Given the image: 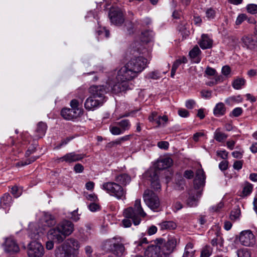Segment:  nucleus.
<instances>
[{
    "instance_id": "obj_1",
    "label": "nucleus",
    "mask_w": 257,
    "mask_h": 257,
    "mask_svg": "<svg viewBox=\"0 0 257 257\" xmlns=\"http://www.w3.org/2000/svg\"><path fill=\"white\" fill-rule=\"evenodd\" d=\"M111 91L110 86L93 85L90 87V96L84 102V107L88 111H93L101 106L106 101L104 94Z\"/></svg>"
},
{
    "instance_id": "obj_2",
    "label": "nucleus",
    "mask_w": 257,
    "mask_h": 257,
    "mask_svg": "<svg viewBox=\"0 0 257 257\" xmlns=\"http://www.w3.org/2000/svg\"><path fill=\"white\" fill-rule=\"evenodd\" d=\"M138 74L125 64L117 72L116 77L117 83L112 86L110 82L107 85L110 86V89L113 93H118L124 91L130 87V82L138 76Z\"/></svg>"
},
{
    "instance_id": "obj_3",
    "label": "nucleus",
    "mask_w": 257,
    "mask_h": 257,
    "mask_svg": "<svg viewBox=\"0 0 257 257\" xmlns=\"http://www.w3.org/2000/svg\"><path fill=\"white\" fill-rule=\"evenodd\" d=\"M123 214L126 218L122 220L124 227H129L132 225V221L135 225L139 224L142 218L147 216L146 213L144 211L142 205L141 199L136 200L134 207H128L125 209Z\"/></svg>"
},
{
    "instance_id": "obj_4",
    "label": "nucleus",
    "mask_w": 257,
    "mask_h": 257,
    "mask_svg": "<svg viewBox=\"0 0 257 257\" xmlns=\"http://www.w3.org/2000/svg\"><path fill=\"white\" fill-rule=\"evenodd\" d=\"M140 45L139 43L135 42L132 45L131 53L134 55L130 60L126 64L127 67L132 69L138 75L146 67L147 60L142 56H138L140 53Z\"/></svg>"
},
{
    "instance_id": "obj_5",
    "label": "nucleus",
    "mask_w": 257,
    "mask_h": 257,
    "mask_svg": "<svg viewBox=\"0 0 257 257\" xmlns=\"http://www.w3.org/2000/svg\"><path fill=\"white\" fill-rule=\"evenodd\" d=\"M100 188L109 195L115 197L118 200L125 198L126 191L119 184L112 181L103 183Z\"/></svg>"
},
{
    "instance_id": "obj_6",
    "label": "nucleus",
    "mask_w": 257,
    "mask_h": 257,
    "mask_svg": "<svg viewBox=\"0 0 257 257\" xmlns=\"http://www.w3.org/2000/svg\"><path fill=\"white\" fill-rule=\"evenodd\" d=\"M177 244V239L175 237H170L168 241L165 243H159L155 245H153L151 248L155 250L156 253L158 251L160 257H167L171 253Z\"/></svg>"
},
{
    "instance_id": "obj_7",
    "label": "nucleus",
    "mask_w": 257,
    "mask_h": 257,
    "mask_svg": "<svg viewBox=\"0 0 257 257\" xmlns=\"http://www.w3.org/2000/svg\"><path fill=\"white\" fill-rule=\"evenodd\" d=\"M143 199L146 204L153 211H159L161 210L160 200L152 191L146 190L143 194Z\"/></svg>"
},
{
    "instance_id": "obj_8",
    "label": "nucleus",
    "mask_w": 257,
    "mask_h": 257,
    "mask_svg": "<svg viewBox=\"0 0 257 257\" xmlns=\"http://www.w3.org/2000/svg\"><path fill=\"white\" fill-rule=\"evenodd\" d=\"M105 245L109 246L111 251L117 256H122L126 253L124 246L122 244L121 238H119L118 239L113 238L107 240L106 241Z\"/></svg>"
},
{
    "instance_id": "obj_9",
    "label": "nucleus",
    "mask_w": 257,
    "mask_h": 257,
    "mask_svg": "<svg viewBox=\"0 0 257 257\" xmlns=\"http://www.w3.org/2000/svg\"><path fill=\"white\" fill-rule=\"evenodd\" d=\"M44 252V247L40 242L33 241L29 243L28 250L29 257H42Z\"/></svg>"
},
{
    "instance_id": "obj_10",
    "label": "nucleus",
    "mask_w": 257,
    "mask_h": 257,
    "mask_svg": "<svg viewBox=\"0 0 257 257\" xmlns=\"http://www.w3.org/2000/svg\"><path fill=\"white\" fill-rule=\"evenodd\" d=\"M239 240L240 243L246 246L253 245L255 242L254 234L250 230H245L240 233Z\"/></svg>"
},
{
    "instance_id": "obj_11",
    "label": "nucleus",
    "mask_w": 257,
    "mask_h": 257,
    "mask_svg": "<svg viewBox=\"0 0 257 257\" xmlns=\"http://www.w3.org/2000/svg\"><path fill=\"white\" fill-rule=\"evenodd\" d=\"M109 16L111 22L115 25H120L124 22L123 13L119 8L111 9Z\"/></svg>"
},
{
    "instance_id": "obj_12",
    "label": "nucleus",
    "mask_w": 257,
    "mask_h": 257,
    "mask_svg": "<svg viewBox=\"0 0 257 257\" xmlns=\"http://www.w3.org/2000/svg\"><path fill=\"white\" fill-rule=\"evenodd\" d=\"M68 246L73 247L75 249H78L79 244L76 240L70 238L67 239L63 244L58 247L56 249V254L58 255L65 253L68 249Z\"/></svg>"
},
{
    "instance_id": "obj_13",
    "label": "nucleus",
    "mask_w": 257,
    "mask_h": 257,
    "mask_svg": "<svg viewBox=\"0 0 257 257\" xmlns=\"http://www.w3.org/2000/svg\"><path fill=\"white\" fill-rule=\"evenodd\" d=\"M146 176L148 177L150 181L152 188L155 190H158L161 189V185L159 181L158 171L155 169H150L146 174Z\"/></svg>"
},
{
    "instance_id": "obj_14",
    "label": "nucleus",
    "mask_w": 257,
    "mask_h": 257,
    "mask_svg": "<svg viewBox=\"0 0 257 257\" xmlns=\"http://www.w3.org/2000/svg\"><path fill=\"white\" fill-rule=\"evenodd\" d=\"M47 235L48 239L58 243L62 242L65 238L57 226L50 229Z\"/></svg>"
},
{
    "instance_id": "obj_15",
    "label": "nucleus",
    "mask_w": 257,
    "mask_h": 257,
    "mask_svg": "<svg viewBox=\"0 0 257 257\" xmlns=\"http://www.w3.org/2000/svg\"><path fill=\"white\" fill-rule=\"evenodd\" d=\"M57 226L65 237L71 234L74 230L73 224L71 221L66 220L60 222Z\"/></svg>"
},
{
    "instance_id": "obj_16",
    "label": "nucleus",
    "mask_w": 257,
    "mask_h": 257,
    "mask_svg": "<svg viewBox=\"0 0 257 257\" xmlns=\"http://www.w3.org/2000/svg\"><path fill=\"white\" fill-rule=\"evenodd\" d=\"M76 110L75 111L71 108H63L61 110V114L64 119L71 120L83 114L82 109Z\"/></svg>"
},
{
    "instance_id": "obj_17",
    "label": "nucleus",
    "mask_w": 257,
    "mask_h": 257,
    "mask_svg": "<svg viewBox=\"0 0 257 257\" xmlns=\"http://www.w3.org/2000/svg\"><path fill=\"white\" fill-rule=\"evenodd\" d=\"M83 156L79 154H76L75 152H71L66 154L64 156L58 159L59 162H65L68 163L76 162L82 160Z\"/></svg>"
},
{
    "instance_id": "obj_18",
    "label": "nucleus",
    "mask_w": 257,
    "mask_h": 257,
    "mask_svg": "<svg viewBox=\"0 0 257 257\" xmlns=\"http://www.w3.org/2000/svg\"><path fill=\"white\" fill-rule=\"evenodd\" d=\"M5 251L8 253H13L19 251V247L13 238L6 239L4 245Z\"/></svg>"
},
{
    "instance_id": "obj_19",
    "label": "nucleus",
    "mask_w": 257,
    "mask_h": 257,
    "mask_svg": "<svg viewBox=\"0 0 257 257\" xmlns=\"http://www.w3.org/2000/svg\"><path fill=\"white\" fill-rule=\"evenodd\" d=\"M243 47L250 50L257 49V40L251 36H244L241 38Z\"/></svg>"
},
{
    "instance_id": "obj_20",
    "label": "nucleus",
    "mask_w": 257,
    "mask_h": 257,
    "mask_svg": "<svg viewBox=\"0 0 257 257\" xmlns=\"http://www.w3.org/2000/svg\"><path fill=\"white\" fill-rule=\"evenodd\" d=\"M86 92L83 89H80L79 90V93L77 95V97L79 98V100L74 99L70 102V106L71 109L76 111V109H82L79 107V106L82 104L85 97Z\"/></svg>"
},
{
    "instance_id": "obj_21",
    "label": "nucleus",
    "mask_w": 257,
    "mask_h": 257,
    "mask_svg": "<svg viewBox=\"0 0 257 257\" xmlns=\"http://www.w3.org/2000/svg\"><path fill=\"white\" fill-rule=\"evenodd\" d=\"M200 191L194 190L189 193V196L187 200V204L189 207H195L197 205L198 198L200 196Z\"/></svg>"
},
{
    "instance_id": "obj_22",
    "label": "nucleus",
    "mask_w": 257,
    "mask_h": 257,
    "mask_svg": "<svg viewBox=\"0 0 257 257\" xmlns=\"http://www.w3.org/2000/svg\"><path fill=\"white\" fill-rule=\"evenodd\" d=\"M41 221L44 226L48 227L54 225L56 222L54 217L51 214L47 212L43 213Z\"/></svg>"
},
{
    "instance_id": "obj_23",
    "label": "nucleus",
    "mask_w": 257,
    "mask_h": 257,
    "mask_svg": "<svg viewBox=\"0 0 257 257\" xmlns=\"http://www.w3.org/2000/svg\"><path fill=\"white\" fill-rule=\"evenodd\" d=\"M205 179L204 172L202 169H198L196 173L195 178L194 181L195 186L199 187L204 185Z\"/></svg>"
},
{
    "instance_id": "obj_24",
    "label": "nucleus",
    "mask_w": 257,
    "mask_h": 257,
    "mask_svg": "<svg viewBox=\"0 0 257 257\" xmlns=\"http://www.w3.org/2000/svg\"><path fill=\"white\" fill-rule=\"evenodd\" d=\"M213 43L212 40L208 35L203 34L199 42V45L203 49H209L212 47Z\"/></svg>"
},
{
    "instance_id": "obj_25",
    "label": "nucleus",
    "mask_w": 257,
    "mask_h": 257,
    "mask_svg": "<svg viewBox=\"0 0 257 257\" xmlns=\"http://www.w3.org/2000/svg\"><path fill=\"white\" fill-rule=\"evenodd\" d=\"M115 182L119 184L122 187L129 184L131 181V177L127 174L123 173L116 175L114 179Z\"/></svg>"
},
{
    "instance_id": "obj_26",
    "label": "nucleus",
    "mask_w": 257,
    "mask_h": 257,
    "mask_svg": "<svg viewBox=\"0 0 257 257\" xmlns=\"http://www.w3.org/2000/svg\"><path fill=\"white\" fill-rule=\"evenodd\" d=\"M173 163L172 160L169 157L158 160L156 168L159 170H163L170 167Z\"/></svg>"
},
{
    "instance_id": "obj_27",
    "label": "nucleus",
    "mask_w": 257,
    "mask_h": 257,
    "mask_svg": "<svg viewBox=\"0 0 257 257\" xmlns=\"http://www.w3.org/2000/svg\"><path fill=\"white\" fill-rule=\"evenodd\" d=\"M12 197L9 194H5L1 198L0 207L2 208L6 209L10 207L12 204Z\"/></svg>"
},
{
    "instance_id": "obj_28",
    "label": "nucleus",
    "mask_w": 257,
    "mask_h": 257,
    "mask_svg": "<svg viewBox=\"0 0 257 257\" xmlns=\"http://www.w3.org/2000/svg\"><path fill=\"white\" fill-rule=\"evenodd\" d=\"M226 108L222 102L217 103L213 109L214 114L217 117L221 116L225 114Z\"/></svg>"
},
{
    "instance_id": "obj_29",
    "label": "nucleus",
    "mask_w": 257,
    "mask_h": 257,
    "mask_svg": "<svg viewBox=\"0 0 257 257\" xmlns=\"http://www.w3.org/2000/svg\"><path fill=\"white\" fill-rule=\"evenodd\" d=\"M154 33L152 31L146 30L142 32L141 35V41L145 43L151 41L153 39Z\"/></svg>"
},
{
    "instance_id": "obj_30",
    "label": "nucleus",
    "mask_w": 257,
    "mask_h": 257,
    "mask_svg": "<svg viewBox=\"0 0 257 257\" xmlns=\"http://www.w3.org/2000/svg\"><path fill=\"white\" fill-rule=\"evenodd\" d=\"M47 130V125L44 122H39L37 127L36 133L37 134L36 137L38 138H42L46 133Z\"/></svg>"
},
{
    "instance_id": "obj_31",
    "label": "nucleus",
    "mask_w": 257,
    "mask_h": 257,
    "mask_svg": "<svg viewBox=\"0 0 257 257\" xmlns=\"http://www.w3.org/2000/svg\"><path fill=\"white\" fill-rule=\"evenodd\" d=\"M160 226L162 230H172L175 229L176 228L177 224L173 221H165L161 222L160 224Z\"/></svg>"
},
{
    "instance_id": "obj_32",
    "label": "nucleus",
    "mask_w": 257,
    "mask_h": 257,
    "mask_svg": "<svg viewBox=\"0 0 257 257\" xmlns=\"http://www.w3.org/2000/svg\"><path fill=\"white\" fill-rule=\"evenodd\" d=\"M227 138V136L220 131V129L218 128L215 131L214 133V139L219 142H222L225 141Z\"/></svg>"
},
{
    "instance_id": "obj_33",
    "label": "nucleus",
    "mask_w": 257,
    "mask_h": 257,
    "mask_svg": "<svg viewBox=\"0 0 257 257\" xmlns=\"http://www.w3.org/2000/svg\"><path fill=\"white\" fill-rule=\"evenodd\" d=\"M116 124L120 127L123 133L125 131L130 130L131 125L128 119H122L116 122Z\"/></svg>"
},
{
    "instance_id": "obj_34",
    "label": "nucleus",
    "mask_w": 257,
    "mask_h": 257,
    "mask_svg": "<svg viewBox=\"0 0 257 257\" xmlns=\"http://www.w3.org/2000/svg\"><path fill=\"white\" fill-rule=\"evenodd\" d=\"M245 83V80L242 78H238L234 80L232 82V87L235 89H240L242 86L244 85Z\"/></svg>"
},
{
    "instance_id": "obj_35",
    "label": "nucleus",
    "mask_w": 257,
    "mask_h": 257,
    "mask_svg": "<svg viewBox=\"0 0 257 257\" xmlns=\"http://www.w3.org/2000/svg\"><path fill=\"white\" fill-rule=\"evenodd\" d=\"M212 253V248L208 245L203 247L201 251L200 257H209Z\"/></svg>"
},
{
    "instance_id": "obj_36",
    "label": "nucleus",
    "mask_w": 257,
    "mask_h": 257,
    "mask_svg": "<svg viewBox=\"0 0 257 257\" xmlns=\"http://www.w3.org/2000/svg\"><path fill=\"white\" fill-rule=\"evenodd\" d=\"M253 185L248 182H246L244 184L242 190V194L243 196H247L250 194L251 193Z\"/></svg>"
},
{
    "instance_id": "obj_37",
    "label": "nucleus",
    "mask_w": 257,
    "mask_h": 257,
    "mask_svg": "<svg viewBox=\"0 0 257 257\" xmlns=\"http://www.w3.org/2000/svg\"><path fill=\"white\" fill-rule=\"evenodd\" d=\"M168 121V118L166 115L163 116H159V118L157 119V124H158V126H165L167 122Z\"/></svg>"
},
{
    "instance_id": "obj_38",
    "label": "nucleus",
    "mask_w": 257,
    "mask_h": 257,
    "mask_svg": "<svg viewBox=\"0 0 257 257\" xmlns=\"http://www.w3.org/2000/svg\"><path fill=\"white\" fill-rule=\"evenodd\" d=\"M187 62V59L185 57H182L181 58H179L177 60H176L174 63H173L172 65V68H174L176 70L177 69L178 67L182 64V63H186Z\"/></svg>"
},
{
    "instance_id": "obj_39",
    "label": "nucleus",
    "mask_w": 257,
    "mask_h": 257,
    "mask_svg": "<svg viewBox=\"0 0 257 257\" xmlns=\"http://www.w3.org/2000/svg\"><path fill=\"white\" fill-rule=\"evenodd\" d=\"M109 131L113 135H119L123 134L121 128L117 126L110 125Z\"/></svg>"
},
{
    "instance_id": "obj_40",
    "label": "nucleus",
    "mask_w": 257,
    "mask_h": 257,
    "mask_svg": "<svg viewBox=\"0 0 257 257\" xmlns=\"http://www.w3.org/2000/svg\"><path fill=\"white\" fill-rule=\"evenodd\" d=\"M223 239L220 236H217L216 238L212 239L211 241V243L213 246H217L219 245L220 247L223 245Z\"/></svg>"
},
{
    "instance_id": "obj_41",
    "label": "nucleus",
    "mask_w": 257,
    "mask_h": 257,
    "mask_svg": "<svg viewBox=\"0 0 257 257\" xmlns=\"http://www.w3.org/2000/svg\"><path fill=\"white\" fill-rule=\"evenodd\" d=\"M201 53V51L198 46L194 47L189 52V55L192 58H196Z\"/></svg>"
},
{
    "instance_id": "obj_42",
    "label": "nucleus",
    "mask_w": 257,
    "mask_h": 257,
    "mask_svg": "<svg viewBox=\"0 0 257 257\" xmlns=\"http://www.w3.org/2000/svg\"><path fill=\"white\" fill-rule=\"evenodd\" d=\"M242 113V109L241 107H236L232 110L229 115L230 117H238Z\"/></svg>"
},
{
    "instance_id": "obj_43",
    "label": "nucleus",
    "mask_w": 257,
    "mask_h": 257,
    "mask_svg": "<svg viewBox=\"0 0 257 257\" xmlns=\"http://www.w3.org/2000/svg\"><path fill=\"white\" fill-rule=\"evenodd\" d=\"M11 193L15 197L17 198L22 194V190L17 186H14L12 188Z\"/></svg>"
},
{
    "instance_id": "obj_44",
    "label": "nucleus",
    "mask_w": 257,
    "mask_h": 257,
    "mask_svg": "<svg viewBox=\"0 0 257 257\" xmlns=\"http://www.w3.org/2000/svg\"><path fill=\"white\" fill-rule=\"evenodd\" d=\"M246 9L250 14H255L257 13V5L249 4L246 6Z\"/></svg>"
},
{
    "instance_id": "obj_45",
    "label": "nucleus",
    "mask_w": 257,
    "mask_h": 257,
    "mask_svg": "<svg viewBox=\"0 0 257 257\" xmlns=\"http://www.w3.org/2000/svg\"><path fill=\"white\" fill-rule=\"evenodd\" d=\"M237 254L238 257H250V253L246 249L238 250Z\"/></svg>"
},
{
    "instance_id": "obj_46",
    "label": "nucleus",
    "mask_w": 257,
    "mask_h": 257,
    "mask_svg": "<svg viewBox=\"0 0 257 257\" xmlns=\"http://www.w3.org/2000/svg\"><path fill=\"white\" fill-rule=\"evenodd\" d=\"M240 214V210L238 209H235L231 211L230 215V218L231 220H235L239 218Z\"/></svg>"
},
{
    "instance_id": "obj_47",
    "label": "nucleus",
    "mask_w": 257,
    "mask_h": 257,
    "mask_svg": "<svg viewBox=\"0 0 257 257\" xmlns=\"http://www.w3.org/2000/svg\"><path fill=\"white\" fill-rule=\"evenodd\" d=\"M215 16V11L212 9H209L206 11V17L209 20L213 19Z\"/></svg>"
},
{
    "instance_id": "obj_48",
    "label": "nucleus",
    "mask_w": 257,
    "mask_h": 257,
    "mask_svg": "<svg viewBox=\"0 0 257 257\" xmlns=\"http://www.w3.org/2000/svg\"><path fill=\"white\" fill-rule=\"evenodd\" d=\"M216 70L211 68V67H207L205 71V76H206V75L207 76H214L215 75V73H216Z\"/></svg>"
},
{
    "instance_id": "obj_49",
    "label": "nucleus",
    "mask_w": 257,
    "mask_h": 257,
    "mask_svg": "<svg viewBox=\"0 0 257 257\" xmlns=\"http://www.w3.org/2000/svg\"><path fill=\"white\" fill-rule=\"evenodd\" d=\"M202 97L205 99H209L212 96V91L207 90H203L201 91Z\"/></svg>"
},
{
    "instance_id": "obj_50",
    "label": "nucleus",
    "mask_w": 257,
    "mask_h": 257,
    "mask_svg": "<svg viewBox=\"0 0 257 257\" xmlns=\"http://www.w3.org/2000/svg\"><path fill=\"white\" fill-rule=\"evenodd\" d=\"M159 115H158V113L156 111H153L151 113L150 115L149 116V120L150 122L155 121L156 123L157 122V119L159 118Z\"/></svg>"
},
{
    "instance_id": "obj_51",
    "label": "nucleus",
    "mask_w": 257,
    "mask_h": 257,
    "mask_svg": "<svg viewBox=\"0 0 257 257\" xmlns=\"http://www.w3.org/2000/svg\"><path fill=\"white\" fill-rule=\"evenodd\" d=\"M41 234H43V232H41V231L39 232L37 231L36 233L32 232V231H30V232H29V236L32 239H38L39 238V237L41 236Z\"/></svg>"
},
{
    "instance_id": "obj_52",
    "label": "nucleus",
    "mask_w": 257,
    "mask_h": 257,
    "mask_svg": "<svg viewBox=\"0 0 257 257\" xmlns=\"http://www.w3.org/2000/svg\"><path fill=\"white\" fill-rule=\"evenodd\" d=\"M221 72L223 75L228 77L231 72L230 68L227 65L224 66L222 68Z\"/></svg>"
},
{
    "instance_id": "obj_53",
    "label": "nucleus",
    "mask_w": 257,
    "mask_h": 257,
    "mask_svg": "<svg viewBox=\"0 0 257 257\" xmlns=\"http://www.w3.org/2000/svg\"><path fill=\"white\" fill-rule=\"evenodd\" d=\"M169 143L166 141L159 142L157 144V146L159 148L164 150H167L169 147Z\"/></svg>"
},
{
    "instance_id": "obj_54",
    "label": "nucleus",
    "mask_w": 257,
    "mask_h": 257,
    "mask_svg": "<svg viewBox=\"0 0 257 257\" xmlns=\"http://www.w3.org/2000/svg\"><path fill=\"white\" fill-rule=\"evenodd\" d=\"M98 35H104L105 37L108 38L109 37V32L105 28H103L100 30L97 31Z\"/></svg>"
},
{
    "instance_id": "obj_55",
    "label": "nucleus",
    "mask_w": 257,
    "mask_h": 257,
    "mask_svg": "<svg viewBox=\"0 0 257 257\" xmlns=\"http://www.w3.org/2000/svg\"><path fill=\"white\" fill-rule=\"evenodd\" d=\"M196 104L195 101L193 99L187 100L185 102V106L188 109H192L194 108Z\"/></svg>"
},
{
    "instance_id": "obj_56",
    "label": "nucleus",
    "mask_w": 257,
    "mask_h": 257,
    "mask_svg": "<svg viewBox=\"0 0 257 257\" xmlns=\"http://www.w3.org/2000/svg\"><path fill=\"white\" fill-rule=\"evenodd\" d=\"M178 114L182 117H187L189 116V113L188 110L184 108H180L178 110Z\"/></svg>"
},
{
    "instance_id": "obj_57",
    "label": "nucleus",
    "mask_w": 257,
    "mask_h": 257,
    "mask_svg": "<svg viewBox=\"0 0 257 257\" xmlns=\"http://www.w3.org/2000/svg\"><path fill=\"white\" fill-rule=\"evenodd\" d=\"M83 166L79 163L76 164L74 167V171L76 173H80L83 171Z\"/></svg>"
},
{
    "instance_id": "obj_58",
    "label": "nucleus",
    "mask_w": 257,
    "mask_h": 257,
    "mask_svg": "<svg viewBox=\"0 0 257 257\" xmlns=\"http://www.w3.org/2000/svg\"><path fill=\"white\" fill-rule=\"evenodd\" d=\"M148 77L150 78L153 79H158L160 77V74L157 71H153L148 74Z\"/></svg>"
},
{
    "instance_id": "obj_59",
    "label": "nucleus",
    "mask_w": 257,
    "mask_h": 257,
    "mask_svg": "<svg viewBox=\"0 0 257 257\" xmlns=\"http://www.w3.org/2000/svg\"><path fill=\"white\" fill-rule=\"evenodd\" d=\"M246 18V16L244 14H241L239 15L236 20V24L240 25L243 22Z\"/></svg>"
},
{
    "instance_id": "obj_60",
    "label": "nucleus",
    "mask_w": 257,
    "mask_h": 257,
    "mask_svg": "<svg viewBox=\"0 0 257 257\" xmlns=\"http://www.w3.org/2000/svg\"><path fill=\"white\" fill-rule=\"evenodd\" d=\"M219 168L221 171L226 170L228 168V162L222 161L219 164Z\"/></svg>"
},
{
    "instance_id": "obj_61",
    "label": "nucleus",
    "mask_w": 257,
    "mask_h": 257,
    "mask_svg": "<svg viewBox=\"0 0 257 257\" xmlns=\"http://www.w3.org/2000/svg\"><path fill=\"white\" fill-rule=\"evenodd\" d=\"M217 155L222 159H225L227 157L228 153L225 150L218 151L217 152Z\"/></svg>"
},
{
    "instance_id": "obj_62",
    "label": "nucleus",
    "mask_w": 257,
    "mask_h": 257,
    "mask_svg": "<svg viewBox=\"0 0 257 257\" xmlns=\"http://www.w3.org/2000/svg\"><path fill=\"white\" fill-rule=\"evenodd\" d=\"M184 176L187 179H191L194 176V173L191 170H186L184 173Z\"/></svg>"
},
{
    "instance_id": "obj_63",
    "label": "nucleus",
    "mask_w": 257,
    "mask_h": 257,
    "mask_svg": "<svg viewBox=\"0 0 257 257\" xmlns=\"http://www.w3.org/2000/svg\"><path fill=\"white\" fill-rule=\"evenodd\" d=\"M157 231V228L154 225L150 227L148 229V233L151 235L154 234Z\"/></svg>"
},
{
    "instance_id": "obj_64",
    "label": "nucleus",
    "mask_w": 257,
    "mask_h": 257,
    "mask_svg": "<svg viewBox=\"0 0 257 257\" xmlns=\"http://www.w3.org/2000/svg\"><path fill=\"white\" fill-rule=\"evenodd\" d=\"M195 253V250H185L183 257H193Z\"/></svg>"
}]
</instances>
